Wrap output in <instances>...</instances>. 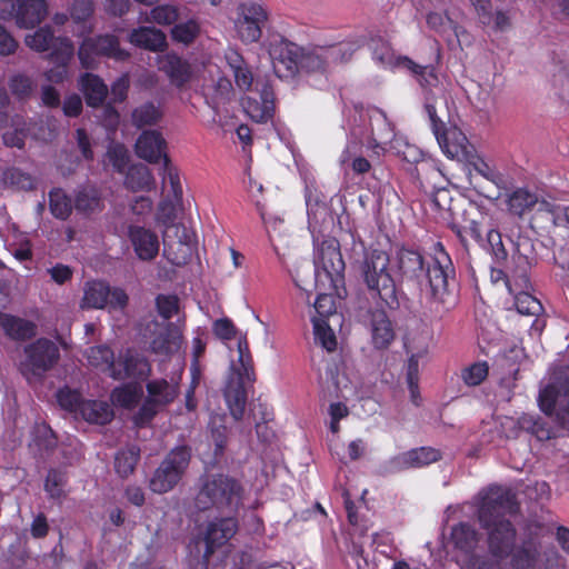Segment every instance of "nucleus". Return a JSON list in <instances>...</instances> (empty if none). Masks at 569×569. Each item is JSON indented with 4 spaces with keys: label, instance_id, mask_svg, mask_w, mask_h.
Instances as JSON below:
<instances>
[{
    "label": "nucleus",
    "instance_id": "54",
    "mask_svg": "<svg viewBox=\"0 0 569 569\" xmlns=\"http://www.w3.org/2000/svg\"><path fill=\"white\" fill-rule=\"evenodd\" d=\"M156 307L161 318L170 320L179 311V299L174 295H158Z\"/></svg>",
    "mask_w": 569,
    "mask_h": 569
},
{
    "label": "nucleus",
    "instance_id": "29",
    "mask_svg": "<svg viewBox=\"0 0 569 569\" xmlns=\"http://www.w3.org/2000/svg\"><path fill=\"white\" fill-rule=\"evenodd\" d=\"M129 41L138 48L152 52L163 51L167 48L166 34L154 27H139L129 34Z\"/></svg>",
    "mask_w": 569,
    "mask_h": 569
},
{
    "label": "nucleus",
    "instance_id": "14",
    "mask_svg": "<svg viewBox=\"0 0 569 569\" xmlns=\"http://www.w3.org/2000/svg\"><path fill=\"white\" fill-rule=\"evenodd\" d=\"M236 516L217 517L207 523L203 532L206 548L202 560L204 563H208L213 553L227 545L237 533L239 522Z\"/></svg>",
    "mask_w": 569,
    "mask_h": 569
},
{
    "label": "nucleus",
    "instance_id": "31",
    "mask_svg": "<svg viewBox=\"0 0 569 569\" xmlns=\"http://www.w3.org/2000/svg\"><path fill=\"white\" fill-rule=\"evenodd\" d=\"M74 209L83 216H91L104 208L101 192L94 186H82L74 193Z\"/></svg>",
    "mask_w": 569,
    "mask_h": 569
},
{
    "label": "nucleus",
    "instance_id": "6",
    "mask_svg": "<svg viewBox=\"0 0 569 569\" xmlns=\"http://www.w3.org/2000/svg\"><path fill=\"white\" fill-rule=\"evenodd\" d=\"M238 367L232 363V375L228 379L223 390L224 400L231 417L239 421L243 418L247 406L246 382H254L256 373L253 360L246 337L238 339Z\"/></svg>",
    "mask_w": 569,
    "mask_h": 569
},
{
    "label": "nucleus",
    "instance_id": "12",
    "mask_svg": "<svg viewBox=\"0 0 569 569\" xmlns=\"http://www.w3.org/2000/svg\"><path fill=\"white\" fill-rule=\"evenodd\" d=\"M244 112L258 123H267L274 116L276 97L268 80L257 79L252 96L241 100Z\"/></svg>",
    "mask_w": 569,
    "mask_h": 569
},
{
    "label": "nucleus",
    "instance_id": "42",
    "mask_svg": "<svg viewBox=\"0 0 569 569\" xmlns=\"http://www.w3.org/2000/svg\"><path fill=\"white\" fill-rule=\"evenodd\" d=\"M160 174L162 176V183L166 186L167 183L170 186V194L171 201L174 204H179L182 202L183 190L180 182L179 171L177 167H174L168 154H164V162L160 169Z\"/></svg>",
    "mask_w": 569,
    "mask_h": 569
},
{
    "label": "nucleus",
    "instance_id": "34",
    "mask_svg": "<svg viewBox=\"0 0 569 569\" xmlns=\"http://www.w3.org/2000/svg\"><path fill=\"white\" fill-rule=\"evenodd\" d=\"M67 37H56L50 26L38 28L33 33L27 34L24 42L33 51L47 52L53 51L58 42Z\"/></svg>",
    "mask_w": 569,
    "mask_h": 569
},
{
    "label": "nucleus",
    "instance_id": "24",
    "mask_svg": "<svg viewBox=\"0 0 569 569\" xmlns=\"http://www.w3.org/2000/svg\"><path fill=\"white\" fill-rule=\"evenodd\" d=\"M438 144L442 152L449 159L467 158L469 151V141L466 134L457 127H450L441 132L437 138Z\"/></svg>",
    "mask_w": 569,
    "mask_h": 569
},
{
    "label": "nucleus",
    "instance_id": "47",
    "mask_svg": "<svg viewBox=\"0 0 569 569\" xmlns=\"http://www.w3.org/2000/svg\"><path fill=\"white\" fill-rule=\"evenodd\" d=\"M67 473L60 469H50L44 480V490L50 499L60 500L66 496Z\"/></svg>",
    "mask_w": 569,
    "mask_h": 569
},
{
    "label": "nucleus",
    "instance_id": "22",
    "mask_svg": "<svg viewBox=\"0 0 569 569\" xmlns=\"http://www.w3.org/2000/svg\"><path fill=\"white\" fill-rule=\"evenodd\" d=\"M47 14L46 0H20L14 22L20 29H33L46 19Z\"/></svg>",
    "mask_w": 569,
    "mask_h": 569
},
{
    "label": "nucleus",
    "instance_id": "50",
    "mask_svg": "<svg viewBox=\"0 0 569 569\" xmlns=\"http://www.w3.org/2000/svg\"><path fill=\"white\" fill-rule=\"evenodd\" d=\"M315 339L329 352L337 348V338L325 319L313 320Z\"/></svg>",
    "mask_w": 569,
    "mask_h": 569
},
{
    "label": "nucleus",
    "instance_id": "36",
    "mask_svg": "<svg viewBox=\"0 0 569 569\" xmlns=\"http://www.w3.org/2000/svg\"><path fill=\"white\" fill-rule=\"evenodd\" d=\"M124 184L133 192L149 191L154 186V179L147 166L141 163L132 164L128 168Z\"/></svg>",
    "mask_w": 569,
    "mask_h": 569
},
{
    "label": "nucleus",
    "instance_id": "63",
    "mask_svg": "<svg viewBox=\"0 0 569 569\" xmlns=\"http://www.w3.org/2000/svg\"><path fill=\"white\" fill-rule=\"evenodd\" d=\"M305 199L306 206L308 210V214L316 213L319 208H325V201L322 199V194L318 191L317 188L307 186L305 189Z\"/></svg>",
    "mask_w": 569,
    "mask_h": 569
},
{
    "label": "nucleus",
    "instance_id": "43",
    "mask_svg": "<svg viewBox=\"0 0 569 569\" xmlns=\"http://www.w3.org/2000/svg\"><path fill=\"white\" fill-rule=\"evenodd\" d=\"M86 357L90 366L102 371H108L109 376H111L117 359L110 347L104 345L90 347L86 351Z\"/></svg>",
    "mask_w": 569,
    "mask_h": 569
},
{
    "label": "nucleus",
    "instance_id": "35",
    "mask_svg": "<svg viewBox=\"0 0 569 569\" xmlns=\"http://www.w3.org/2000/svg\"><path fill=\"white\" fill-rule=\"evenodd\" d=\"M372 59L381 67H401L399 62L402 56H396L389 41L381 37H372L368 43Z\"/></svg>",
    "mask_w": 569,
    "mask_h": 569
},
{
    "label": "nucleus",
    "instance_id": "3",
    "mask_svg": "<svg viewBox=\"0 0 569 569\" xmlns=\"http://www.w3.org/2000/svg\"><path fill=\"white\" fill-rule=\"evenodd\" d=\"M470 166L478 176L492 184V190L489 191L479 182L473 184L480 197L478 208L481 216L480 219L471 222L470 232L477 243L492 257L490 281L495 284L498 281L495 266L498 258V172L495 167L479 156L470 161Z\"/></svg>",
    "mask_w": 569,
    "mask_h": 569
},
{
    "label": "nucleus",
    "instance_id": "41",
    "mask_svg": "<svg viewBox=\"0 0 569 569\" xmlns=\"http://www.w3.org/2000/svg\"><path fill=\"white\" fill-rule=\"evenodd\" d=\"M140 460V448L137 445L128 446L119 450L114 457V470L121 478H128L133 473Z\"/></svg>",
    "mask_w": 569,
    "mask_h": 569
},
{
    "label": "nucleus",
    "instance_id": "5",
    "mask_svg": "<svg viewBox=\"0 0 569 569\" xmlns=\"http://www.w3.org/2000/svg\"><path fill=\"white\" fill-rule=\"evenodd\" d=\"M390 256L380 249L366 251L360 264V274L370 296L390 310L400 307L396 280L390 273Z\"/></svg>",
    "mask_w": 569,
    "mask_h": 569
},
{
    "label": "nucleus",
    "instance_id": "16",
    "mask_svg": "<svg viewBox=\"0 0 569 569\" xmlns=\"http://www.w3.org/2000/svg\"><path fill=\"white\" fill-rule=\"evenodd\" d=\"M442 459V453L433 447H419L390 458L385 465L387 473L427 467Z\"/></svg>",
    "mask_w": 569,
    "mask_h": 569
},
{
    "label": "nucleus",
    "instance_id": "7",
    "mask_svg": "<svg viewBox=\"0 0 569 569\" xmlns=\"http://www.w3.org/2000/svg\"><path fill=\"white\" fill-rule=\"evenodd\" d=\"M191 461V448L181 445L172 448L154 470L149 488L156 493L171 491L182 479Z\"/></svg>",
    "mask_w": 569,
    "mask_h": 569
},
{
    "label": "nucleus",
    "instance_id": "55",
    "mask_svg": "<svg viewBox=\"0 0 569 569\" xmlns=\"http://www.w3.org/2000/svg\"><path fill=\"white\" fill-rule=\"evenodd\" d=\"M150 17L158 24L170 26L178 20L179 11L176 6L160 4L151 9Z\"/></svg>",
    "mask_w": 569,
    "mask_h": 569
},
{
    "label": "nucleus",
    "instance_id": "39",
    "mask_svg": "<svg viewBox=\"0 0 569 569\" xmlns=\"http://www.w3.org/2000/svg\"><path fill=\"white\" fill-rule=\"evenodd\" d=\"M537 203V196L523 188H518L507 193V211L516 217H521Z\"/></svg>",
    "mask_w": 569,
    "mask_h": 569
},
{
    "label": "nucleus",
    "instance_id": "27",
    "mask_svg": "<svg viewBox=\"0 0 569 569\" xmlns=\"http://www.w3.org/2000/svg\"><path fill=\"white\" fill-rule=\"evenodd\" d=\"M402 68L408 70L419 83L426 94H431L433 89L440 84V79L437 69L432 64H419L409 57H401L400 61Z\"/></svg>",
    "mask_w": 569,
    "mask_h": 569
},
{
    "label": "nucleus",
    "instance_id": "18",
    "mask_svg": "<svg viewBox=\"0 0 569 569\" xmlns=\"http://www.w3.org/2000/svg\"><path fill=\"white\" fill-rule=\"evenodd\" d=\"M151 371L148 359L136 351L128 348L117 358L111 376L116 380L124 379H146Z\"/></svg>",
    "mask_w": 569,
    "mask_h": 569
},
{
    "label": "nucleus",
    "instance_id": "38",
    "mask_svg": "<svg viewBox=\"0 0 569 569\" xmlns=\"http://www.w3.org/2000/svg\"><path fill=\"white\" fill-rule=\"evenodd\" d=\"M142 395V388L138 383H124L116 387L110 398L116 406L126 410H132L140 402Z\"/></svg>",
    "mask_w": 569,
    "mask_h": 569
},
{
    "label": "nucleus",
    "instance_id": "51",
    "mask_svg": "<svg viewBox=\"0 0 569 569\" xmlns=\"http://www.w3.org/2000/svg\"><path fill=\"white\" fill-rule=\"evenodd\" d=\"M513 306L520 315L538 316L542 311L540 301L529 292L515 293Z\"/></svg>",
    "mask_w": 569,
    "mask_h": 569
},
{
    "label": "nucleus",
    "instance_id": "11",
    "mask_svg": "<svg viewBox=\"0 0 569 569\" xmlns=\"http://www.w3.org/2000/svg\"><path fill=\"white\" fill-rule=\"evenodd\" d=\"M234 28L244 43L257 42L262 36V29L268 22V12L253 1L242 2L237 7Z\"/></svg>",
    "mask_w": 569,
    "mask_h": 569
},
{
    "label": "nucleus",
    "instance_id": "60",
    "mask_svg": "<svg viewBox=\"0 0 569 569\" xmlns=\"http://www.w3.org/2000/svg\"><path fill=\"white\" fill-rule=\"evenodd\" d=\"M212 331L221 340H232L237 336V329L229 318H221L213 322Z\"/></svg>",
    "mask_w": 569,
    "mask_h": 569
},
{
    "label": "nucleus",
    "instance_id": "30",
    "mask_svg": "<svg viewBox=\"0 0 569 569\" xmlns=\"http://www.w3.org/2000/svg\"><path fill=\"white\" fill-rule=\"evenodd\" d=\"M160 69L169 77L171 83L179 88L189 82L192 73L190 63L173 52L162 58Z\"/></svg>",
    "mask_w": 569,
    "mask_h": 569
},
{
    "label": "nucleus",
    "instance_id": "8",
    "mask_svg": "<svg viewBox=\"0 0 569 569\" xmlns=\"http://www.w3.org/2000/svg\"><path fill=\"white\" fill-rule=\"evenodd\" d=\"M146 390L147 397L132 417V422L138 428L149 426L156 416L170 406L179 395V387L164 378L148 381Z\"/></svg>",
    "mask_w": 569,
    "mask_h": 569
},
{
    "label": "nucleus",
    "instance_id": "28",
    "mask_svg": "<svg viewBox=\"0 0 569 569\" xmlns=\"http://www.w3.org/2000/svg\"><path fill=\"white\" fill-rule=\"evenodd\" d=\"M371 340L377 349H386L395 339V330L391 320L381 309L370 313Z\"/></svg>",
    "mask_w": 569,
    "mask_h": 569
},
{
    "label": "nucleus",
    "instance_id": "19",
    "mask_svg": "<svg viewBox=\"0 0 569 569\" xmlns=\"http://www.w3.org/2000/svg\"><path fill=\"white\" fill-rule=\"evenodd\" d=\"M128 238L138 259L153 260L159 252V238L156 232L141 226H129Z\"/></svg>",
    "mask_w": 569,
    "mask_h": 569
},
{
    "label": "nucleus",
    "instance_id": "64",
    "mask_svg": "<svg viewBox=\"0 0 569 569\" xmlns=\"http://www.w3.org/2000/svg\"><path fill=\"white\" fill-rule=\"evenodd\" d=\"M48 273L50 274L52 281L60 286L67 283L73 277L72 268L63 263H57L49 268Z\"/></svg>",
    "mask_w": 569,
    "mask_h": 569
},
{
    "label": "nucleus",
    "instance_id": "44",
    "mask_svg": "<svg viewBox=\"0 0 569 569\" xmlns=\"http://www.w3.org/2000/svg\"><path fill=\"white\" fill-rule=\"evenodd\" d=\"M110 286L104 281L88 282L84 289L83 302L89 308L102 309L108 305Z\"/></svg>",
    "mask_w": 569,
    "mask_h": 569
},
{
    "label": "nucleus",
    "instance_id": "23",
    "mask_svg": "<svg viewBox=\"0 0 569 569\" xmlns=\"http://www.w3.org/2000/svg\"><path fill=\"white\" fill-rule=\"evenodd\" d=\"M74 48L70 39H62L53 51L49 53V60L56 64L54 68L46 72V77L51 82H62L67 74V66L73 57Z\"/></svg>",
    "mask_w": 569,
    "mask_h": 569
},
{
    "label": "nucleus",
    "instance_id": "32",
    "mask_svg": "<svg viewBox=\"0 0 569 569\" xmlns=\"http://www.w3.org/2000/svg\"><path fill=\"white\" fill-rule=\"evenodd\" d=\"M0 327L13 340H27L36 335L33 322L3 312H0Z\"/></svg>",
    "mask_w": 569,
    "mask_h": 569
},
{
    "label": "nucleus",
    "instance_id": "37",
    "mask_svg": "<svg viewBox=\"0 0 569 569\" xmlns=\"http://www.w3.org/2000/svg\"><path fill=\"white\" fill-rule=\"evenodd\" d=\"M48 198L50 213L58 220H68L74 208L71 197L62 188L56 187L49 191Z\"/></svg>",
    "mask_w": 569,
    "mask_h": 569
},
{
    "label": "nucleus",
    "instance_id": "40",
    "mask_svg": "<svg viewBox=\"0 0 569 569\" xmlns=\"http://www.w3.org/2000/svg\"><path fill=\"white\" fill-rule=\"evenodd\" d=\"M181 345V336L173 330L170 326L153 337L150 342V350L159 356H171L176 352Z\"/></svg>",
    "mask_w": 569,
    "mask_h": 569
},
{
    "label": "nucleus",
    "instance_id": "25",
    "mask_svg": "<svg viewBox=\"0 0 569 569\" xmlns=\"http://www.w3.org/2000/svg\"><path fill=\"white\" fill-rule=\"evenodd\" d=\"M78 86L88 107L99 108L103 106L109 90L98 74L91 72L81 74Z\"/></svg>",
    "mask_w": 569,
    "mask_h": 569
},
{
    "label": "nucleus",
    "instance_id": "13",
    "mask_svg": "<svg viewBox=\"0 0 569 569\" xmlns=\"http://www.w3.org/2000/svg\"><path fill=\"white\" fill-rule=\"evenodd\" d=\"M320 268L333 287H337V283L343 280L346 264L338 240L327 239L320 243L315 258L313 273L316 280L321 277Z\"/></svg>",
    "mask_w": 569,
    "mask_h": 569
},
{
    "label": "nucleus",
    "instance_id": "15",
    "mask_svg": "<svg viewBox=\"0 0 569 569\" xmlns=\"http://www.w3.org/2000/svg\"><path fill=\"white\" fill-rule=\"evenodd\" d=\"M26 361L23 370L30 371L33 376H42L53 368L60 359L58 346L47 338H39L24 348Z\"/></svg>",
    "mask_w": 569,
    "mask_h": 569
},
{
    "label": "nucleus",
    "instance_id": "21",
    "mask_svg": "<svg viewBox=\"0 0 569 569\" xmlns=\"http://www.w3.org/2000/svg\"><path fill=\"white\" fill-rule=\"evenodd\" d=\"M341 46H330L318 48L312 51L305 52L301 50L299 70L307 72H325L331 61H337L342 57Z\"/></svg>",
    "mask_w": 569,
    "mask_h": 569
},
{
    "label": "nucleus",
    "instance_id": "20",
    "mask_svg": "<svg viewBox=\"0 0 569 569\" xmlns=\"http://www.w3.org/2000/svg\"><path fill=\"white\" fill-rule=\"evenodd\" d=\"M166 149L164 138L156 130H144L136 142L137 156L150 163H158L161 159L164 161Z\"/></svg>",
    "mask_w": 569,
    "mask_h": 569
},
{
    "label": "nucleus",
    "instance_id": "48",
    "mask_svg": "<svg viewBox=\"0 0 569 569\" xmlns=\"http://www.w3.org/2000/svg\"><path fill=\"white\" fill-rule=\"evenodd\" d=\"M161 117L162 113L160 109L152 102H147L136 108L132 112V121L138 128L153 126L161 119Z\"/></svg>",
    "mask_w": 569,
    "mask_h": 569
},
{
    "label": "nucleus",
    "instance_id": "45",
    "mask_svg": "<svg viewBox=\"0 0 569 569\" xmlns=\"http://www.w3.org/2000/svg\"><path fill=\"white\" fill-rule=\"evenodd\" d=\"M200 32L201 27L197 18H190L187 21L174 23L170 30L172 40L186 46L193 43Z\"/></svg>",
    "mask_w": 569,
    "mask_h": 569
},
{
    "label": "nucleus",
    "instance_id": "9",
    "mask_svg": "<svg viewBox=\"0 0 569 569\" xmlns=\"http://www.w3.org/2000/svg\"><path fill=\"white\" fill-rule=\"evenodd\" d=\"M516 530L511 522L500 519V562H505L510 569H535L539 551L531 542L520 546L513 543Z\"/></svg>",
    "mask_w": 569,
    "mask_h": 569
},
{
    "label": "nucleus",
    "instance_id": "17",
    "mask_svg": "<svg viewBox=\"0 0 569 569\" xmlns=\"http://www.w3.org/2000/svg\"><path fill=\"white\" fill-rule=\"evenodd\" d=\"M301 50L296 43L281 39L270 46V57L279 78H291L299 71Z\"/></svg>",
    "mask_w": 569,
    "mask_h": 569
},
{
    "label": "nucleus",
    "instance_id": "52",
    "mask_svg": "<svg viewBox=\"0 0 569 569\" xmlns=\"http://www.w3.org/2000/svg\"><path fill=\"white\" fill-rule=\"evenodd\" d=\"M489 373L487 361H478L465 368L461 372L463 382L469 387L479 386Z\"/></svg>",
    "mask_w": 569,
    "mask_h": 569
},
{
    "label": "nucleus",
    "instance_id": "4",
    "mask_svg": "<svg viewBox=\"0 0 569 569\" xmlns=\"http://www.w3.org/2000/svg\"><path fill=\"white\" fill-rule=\"evenodd\" d=\"M244 488L241 481L228 473L202 475L193 498L198 511L214 510L220 515H237L242 507Z\"/></svg>",
    "mask_w": 569,
    "mask_h": 569
},
{
    "label": "nucleus",
    "instance_id": "33",
    "mask_svg": "<svg viewBox=\"0 0 569 569\" xmlns=\"http://www.w3.org/2000/svg\"><path fill=\"white\" fill-rule=\"evenodd\" d=\"M78 415L89 423L103 426L112 420L114 413L106 401L84 399Z\"/></svg>",
    "mask_w": 569,
    "mask_h": 569
},
{
    "label": "nucleus",
    "instance_id": "26",
    "mask_svg": "<svg viewBox=\"0 0 569 569\" xmlns=\"http://www.w3.org/2000/svg\"><path fill=\"white\" fill-rule=\"evenodd\" d=\"M369 126L375 147L385 149L395 139V127L381 109L375 108L370 111Z\"/></svg>",
    "mask_w": 569,
    "mask_h": 569
},
{
    "label": "nucleus",
    "instance_id": "56",
    "mask_svg": "<svg viewBox=\"0 0 569 569\" xmlns=\"http://www.w3.org/2000/svg\"><path fill=\"white\" fill-rule=\"evenodd\" d=\"M107 159L118 172H123L128 168L129 154L123 144L118 143L109 147L107 151Z\"/></svg>",
    "mask_w": 569,
    "mask_h": 569
},
{
    "label": "nucleus",
    "instance_id": "58",
    "mask_svg": "<svg viewBox=\"0 0 569 569\" xmlns=\"http://www.w3.org/2000/svg\"><path fill=\"white\" fill-rule=\"evenodd\" d=\"M558 400L557 390L553 386H547L539 393V407L547 416L556 413Z\"/></svg>",
    "mask_w": 569,
    "mask_h": 569
},
{
    "label": "nucleus",
    "instance_id": "53",
    "mask_svg": "<svg viewBox=\"0 0 569 569\" xmlns=\"http://www.w3.org/2000/svg\"><path fill=\"white\" fill-rule=\"evenodd\" d=\"M32 80L28 76L18 73L12 76L9 80V89L19 100L28 99L32 93Z\"/></svg>",
    "mask_w": 569,
    "mask_h": 569
},
{
    "label": "nucleus",
    "instance_id": "62",
    "mask_svg": "<svg viewBox=\"0 0 569 569\" xmlns=\"http://www.w3.org/2000/svg\"><path fill=\"white\" fill-rule=\"evenodd\" d=\"M555 417L558 425L569 431V388L559 397Z\"/></svg>",
    "mask_w": 569,
    "mask_h": 569
},
{
    "label": "nucleus",
    "instance_id": "2",
    "mask_svg": "<svg viewBox=\"0 0 569 569\" xmlns=\"http://www.w3.org/2000/svg\"><path fill=\"white\" fill-rule=\"evenodd\" d=\"M391 261L401 284L419 290L426 286L429 289L436 313L449 309V283L450 279L455 280V268L442 248L437 256L426 257L418 248L401 246Z\"/></svg>",
    "mask_w": 569,
    "mask_h": 569
},
{
    "label": "nucleus",
    "instance_id": "49",
    "mask_svg": "<svg viewBox=\"0 0 569 569\" xmlns=\"http://www.w3.org/2000/svg\"><path fill=\"white\" fill-rule=\"evenodd\" d=\"M57 401L66 411L78 415L84 399L80 391L63 387L57 392Z\"/></svg>",
    "mask_w": 569,
    "mask_h": 569
},
{
    "label": "nucleus",
    "instance_id": "1",
    "mask_svg": "<svg viewBox=\"0 0 569 569\" xmlns=\"http://www.w3.org/2000/svg\"><path fill=\"white\" fill-rule=\"evenodd\" d=\"M477 518L487 531L486 537L468 522H459L451 529L455 548L468 556L462 569H498V485L492 483L478 493Z\"/></svg>",
    "mask_w": 569,
    "mask_h": 569
},
{
    "label": "nucleus",
    "instance_id": "46",
    "mask_svg": "<svg viewBox=\"0 0 569 569\" xmlns=\"http://www.w3.org/2000/svg\"><path fill=\"white\" fill-rule=\"evenodd\" d=\"M2 180L16 190L31 191L36 189V179L19 168L11 167L3 171Z\"/></svg>",
    "mask_w": 569,
    "mask_h": 569
},
{
    "label": "nucleus",
    "instance_id": "57",
    "mask_svg": "<svg viewBox=\"0 0 569 569\" xmlns=\"http://www.w3.org/2000/svg\"><path fill=\"white\" fill-rule=\"evenodd\" d=\"M94 11L92 0H73L69 7L70 18L74 23L86 22Z\"/></svg>",
    "mask_w": 569,
    "mask_h": 569
},
{
    "label": "nucleus",
    "instance_id": "10",
    "mask_svg": "<svg viewBox=\"0 0 569 569\" xmlns=\"http://www.w3.org/2000/svg\"><path fill=\"white\" fill-rule=\"evenodd\" d=\"M98 57L126 61L130 58V53L120 47V41L114 34H99L86 38L78 50L81 66L86 69L94 68Z\"/></svg>",
    "mask_w": 569,
    "mask_h": 569
},
{
    "label": "nucleus",
    "instance_id": "59",
    "mask_svg": "<svg viewBox=\"0 0 569 569\" xmlns=\"http://www.w3.org/2000/svg\"><path fill=\"white\" fill-rule=\"evenodd\" d=\"M418 177H425L427 180H431L433 182V187L439 182V180L443 177L442 171L440 170L438 163L433 160H423L417 166Z\"/></svg>",
    "mask_w": 569,
    "mask_h": 569
},
{
    "label": "nucleus",
    "instance_id": "61",
    "mask_svg": "<svg viewBox=\"0 0 569 569\" xmlns=\"http://www.w3.org/2000/svg\"><path fill=\"white\" fill-rule=\"evenodd\" d=\"M536 204L538 207H537V211H536L533 219L543 218L547 222H550L552 226L559 224L560 217L557 212V209H558L557 207H555L553 204H551L550 202H548L546 200H542V201L537 200Z\"/></svg>",
    "mask_w": 569,
    "mask_h": 569
}]
</instances>
